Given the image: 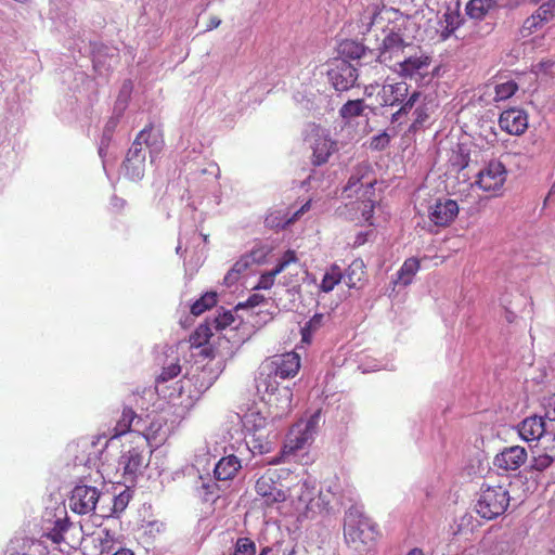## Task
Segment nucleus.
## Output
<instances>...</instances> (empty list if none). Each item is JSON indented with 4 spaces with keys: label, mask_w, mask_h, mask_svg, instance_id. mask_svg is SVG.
Segmentation results:
<instances>
[{
    "label": "nucleus",
    "mask_w": 555,
    "mask_h": 555,
    "mask_svg": "<svg viewBox=\"0 0 555 555\" xmlns=\"http://www.w3.org/2000/svg\"><path fill=\"white\" fill-rule=\"evenodd\" d=\"M201 491V494L203 495V499L205 501L215 500L218 498V485L216 482L209 481V482H202V486L198 488Z\"/></svg>",
    "instance_id": "46"
},
{
    "label": "nucleus",
    "mask_w": 555,
    "mask_h": 555,
    "mask_svg": "<svg viewBox=\"0 0 555 555\" xmlns=\"http://www.w3.org/2000/svg\"><path fill=\"white\" fill-rule=\"evenodd\" d=\"M217 302V294L215 292H208L197 299L191 307V313L194 315H201L206 310L214 307Z\"/></svg>",
    "instance_id": "36"
},
{
    "label": "nucleus",
    "mask_w": 555,
    "mask_h": 555,
    "mask_svg": "<svg viewBox=\"0 0 555 555\" xmlns=\"http://www.w3.org/2000/svg\"><path fill=\"white\" fill-rule=\"evenodd\" d=\"M143 143L147 147L153 149L154 151H158L162 147L163 141L159 134L156 131H154L152 127H146L138 133L126 157H145L146 155L143 149Z\"/></svg>",
    "instance_id": "16"
},
{
    "label": "nucleus",
    "mask_w": 555,
    "mask_h": 555,
    "mask_svg": "<svg viewBox=\"0 0 555 555\" xmlns=\"http://www.w3.org/2000/svg\"><path fill=\"white\" fill-rule=\"evenodd\" d=\"M131 89H132L131 82L130 81H125L122 87H121L118 100H117L118 105L121 106L120 107L121 111L124 109V107L127 104V100H128V98L130 95Z\"/></svg>",
    "instance_id": "49"
},
{
    "label": "nucleus",
    "mask_w": 555,
    "mask_h": 555,
    "mask_svg": "<svg viewBox=\"0 0 555 555\" xmlns=\"http://www.w3.org/2000/svg\"><path fill=\"white\" fill-rule=\"evenodd\" d=\"M343 281V270L339 266L333 264L324 274L320 288L324 293H328Z\"/></svg>",
    "instance_id": "31"
},
{
    "label": "nucleus",
    "mask_w": 555,
    "mask_h": 555,
    "mask_svg": "<svg viewBox=\"0 0 555 555\" xmlns=\"http://www.w3.org/2000/svg\"><path fill=\"white\" fill-rule=\"evenodd\" d=\"M320 418V412L314 413L304 425L302 428L305 431L309 433L310 435L314 436L317 431V427L319 424Z\"/></svg>",
    "instance_id": "51"
},
{
    "label": "nucleus",
    "mask_w": 555,
    "mask_h": 555,
    "mask_svg": "<svg viewBox=\"0 0 555 555\" xmlns=\"http://www.w3.org/2000/svg\"><path fill=\"white\" fill-rule=\"evenodd\" d=\"M300 369V358L295 352L275 354L262 362V371L268 374H275L281 379L294 377Z\"/></svg>",
    "instance_id": "8"
},
{
    "label": "nucleus",
    "mask_w": 555,
    "mask_h": 555,
    "mask_svg": "<svg viewBox=\"0 0 555 555\" xmlns=\"http://www.w3.org/2000/svg\"><path fill=\"white\" fill-rule=\"evenodd\" d=\"M344 535L347 544L358 552L369 550L376 540L375 525L358 506L350 507L345 515Z\"/></svg>",
    "instance_id": "1"
},
{
    "label": "nucleus",
    "mask_w": 555,
    "mask_h": 555,
    "mask_svg": "<svg viewBox=\"0 0 555 555\" xmlns=\"http://www.w3.org/2000/svg\"><path fill=\"white\" fill-rule=\"evenodd\" d=\"M117 124H118L117 117H113L107 121V124L105 125V128H104V132H103L104 139H107V140L109 139V137L113 133V131L115 130Z\"/></svg>",
    "instance_id": "55"
},
{
    "label": "nucleus",
    "mask_w": 555,
    "mask_h": 555,
    "mask_svg": "<svg viewBox=\"0 0 555 555\" xmlns=\"http://www.w3.org/2000/svg\"><path fill=\"white\" fill-rule=\"evenodd\" d=\"M214 328L216 331L224 330L225 327L232 325L235 321L234 314L231 311H223L219 313L214 319H210Z\"/></svg>",
    "instance_id": "42"
},
{
    "label": "nucleus",
    "mask_w": 555,
    "mask_h": 555,
    "mask_svg": "<svg viewBox=\"0 0 555 555\" xmlns=\"http://www.w3.org/2000/svg\"><path fill=\"white\" fill-rule=\"evenodd\" d=\"M312 439L313 436L304 430L302 424L295 425L289 431L282 455L294 454L297 450L304 449Z\"/></svg>",
    "instance_id": "23"
},
{
    "label": "nucleus",
    "mask_w": 555,
    "mask_h": 555,
    "mask_svg": "<svg viewBox=\"0 0 555 555\" xmlns=\"http://www.w3.org/2000/svg\"><path fill=\"white\" fill-rule=\"evenodd\" d=\"M463 23V18L456 11H447L443 14L441 37L449 38Z\"/></svg>",
    "instance_id": "29"
},
{
    "label": "nucleus",
    "mask_w": 555,
    "mask_h": 555,
    "mask_svg": "<svg viewBox=\"0 0 555 555\" xmlns=\"http://www.w3.org/2000/svg\"><path fill=\"white\" fill-rule=\"evenodd\" d=\"M365 108L363 100H350L339 109V114L344 119L353 118L363 114Z\"/></svg>",
    "instance_id": "37"
},
{
    "label": "nucleus",
    "mask_w": 555,
    "mask_h": 555,
    "mask_svg": "<svg viewBox=\"0 0 555 555\" xmlns=\"http://www.w3.org/2000/svg\"><path fill=\"white\" fill-rule=\"evenodd\" d=\"M527 451L524 447L512 446L504 448L495 455L493 464L502 470H516L527 461Z\"/></svg>",
    "instance_id": "15"
},
{
    "label": "nucleus",
    "mask_w": 555,
    "mask_h": 555,
    "mask_svg": "<svg viewBox=\"0 0 555 555\" xmlns=\"http://www.w3.org/2000/svg\"><path fill=\"white\" fill-rule=\"evenodd\" d=\"M243 425L248 431L246 444L253 453L263 454L270 451L271 443L262 431L267 426V417L259 411L250 409L243 416Z\"/></svg>",
    "instance_id": "5"
},
{
    "label": "nucleus",
    "mask_w": 555,
    "mask_h": 555,
    "mask_svg": "<svg viewBox=\"0 0 555 555\" xmlns=\"http://www.w3.org/2000/svg\"><path fill=\"white\" fill-rule=\"evenodd\" d=\"M221 24V20L217 16H211L207 24L206 30H212Z\"/></svg>",
    "instance_id": "57"
},
{
    "label": "nucleus",
    "mask_w": 555,
    "mask_h": 555,
    "mask_svg": "<svg viewBox=\"0 0 555 555\" xmlns=\"http://www.w3.org/2000/svg\"><path fill=\"white\" fill-rule=\"evenodd\" d=\"M509 492L500 485H482L475 509L485 519H493L502 515L509 505Z\"/></svg>",
    "instance_id": "3"
},
{
    "label": "nucleus",
    "mask_w": 555,
    "mask_h": 555,
    "mask_svg": "<svg viewBox=\"0 0 555 555\" xmlns=\"http://www.w3.org/2000/svg\"><path fill=\"white\" fill-rule=\"evenodd\" d=\"M495 4L496 0H469L465 11L470 18L480 21Z\"/></svg>",
    "instance_id": "27"
},
{
    "label": "nucleus",
    "mask_w": 555,
    "mask_h": 555,
    "mask_svg": "<svg viewBox=\"0 0 555 555\" xmlns=\"http://www.w3.org/2000/svg\"><path fill=\"white\" fill-rule=\"evenodd\" d=\"M120 203H122V199H119L117 203H115V206L120 205Z\"/></svg>",
    "instance_id": "64"
},
{
    "label": "nucleus",
    "mask_w": 555,
    "mask_h": 555,
    "mask_svg": "<svg viewBox=\"0 0 555 555\" xmlns=\"http://www.w3.org/2000/svg\"><path fill=\"white\" fill-rule=\"evenodd\" d=\"M68 529V522L65 519L57 518L54 521L53 528H51L47 533L46 537L50 539L53 543H61L64 538L63 533Z\"/></svg>",
    "instance_id": "38"
},
{
    "label": "nucleus",
    "mask_w": 555,
    "mask_h": 555,
    "mask_svg": "<svg viewBox=\"0 0 555 555\" xmlns=\"http://www.w3.org/2000/svg\"><path fill=\"white\" fill-rule=\"evenodd\" d=\"M287 498L292 500L295 508L305 513L321 512L328 504L325 496L315 488L314 482L304 480L289 488Z\"/></svg>",
    "instance_id": "4"
},
{
    "label": "nucleus",
    "mask_w": 555,
    "mask_h": 555,
    "mask_svg": "<svg viewBox=\"0 0 555 555\" xmlns=\"http://www.w3.org/2000/svg\"><path fill=\"white\" fill-rule=\"evenodd\" d=\"M99 498L100 492L95 487L76 486L72 491L69 506L77 514H90L95 509Z\"/></svg>",
    "instance_id": "13"
},
{
    "label": "nucleus",
    "mask_w": 555,
    "mask_h": 555,
    "mask_svg": "<svg viewBox=\"0 0 555 555\" xmlns=\"http://www.w3.org/2000/svg\"><path fill=\"white\" fill-rule=\"evenodd\" d=\"M554 461L555 460L552 459V455L544 454L541 452L540 448H537V450L533 451L531 468L542 472L550 467Z\"/></svg>",
    "instance_id": "41"
},
{
    "label": "nucleus",
    "mask_w": 555,
    "mask_h": 555,
    "mask_svg": "<svg viewBox=\"0 0 555 555\" xmlns=\"http://www.w3.org/2000/svg\"><path fill=\"white\" fill-rule=\"evenodd\" d=\"M369 172V166L362 165L357 168V172L352 175L347 183L346 190H353L358 192L357 185L360 184L361 186L366 185L369 188H372L374 184V180L370 179L366 181H362L366 179V175Z\"/></svg>",
    "instance_id": "34"
},
{
    "label": "nucleus",
    "mask_w": 555,
    "mask_h": 555,
    "mask_svg": "<svg viewBox=\"0 0 555 555\" xmlns=\"http://www.w3.org/2000/svg\"><path fill=\"white\" fill-rule=\"evenodd\" d=\"M430 64L431 59L426 53L421 50L415 53L409 51L395 63V70L401 77L414 79L418 83H427L430 80Z\"/></svg>",
    "instance_id": "6"
},
{
    "label": "nucleus",
    "mask_w": 555,
    "mask_h": 555,
    "mask_svg": "<svg viewBox=\"0 0 555 555\" xmlns=\"http://www.w3.org/2000/svg\"><path fill=\"white\" fill-rule=\"evenodd\" d=\"M257 547L255 542L249 538H238L234 545L233 555H255Z\"/></svg>",
    "instance_id": "39"
},
{
    "label": "nucleus",
    "mask_w": 555,
    "mask_h": 555,
    "mask_svg": "<svg viewBox=\"0 0 555 555\" xmlns=\"http://www.w3.org/2000/svg\"><path fill=\"white\" fill-rule=\"evenodd\" d=\"M415 113L417 114V121L423 120V114L421 108H416Z\"/></svg>",
    "instance_id": "61"
},
{
    "label": "nucleus",
    "mask_w": 555,
    "mask_h": 555,
    "mask_svg": "<svg viewBox=\"0 0 555 555\" xmlns=\"http://www.w3.org/2000/svg\"><path fill=\"white\" fill-rule=\"evenodd\" d=\"M502 305L504 306L505 308V319L508 323H512L515 321L516 319V314L507 307V305L509 304V301H507L506 298H502Z\"/></svg>",
    "instance_id": "56"
},
{
    "label": "nucleus",
    "mask_w": 555,
    "mask_h": 555,
    "mask_svg": "<svg viewBox=\"0 0 555 555\" xmlns=\"http://www.w3.org/2000/svg\"><path fill=\"white\" fill-rule=\"evenodd\" d=\"M547 430V423L543 416L527 417L518 425L519 436L526 441L541 440Z\"/></svg>",
    "instance_id": "20"
},
{
    "label": "nucleus",
    "mask_w": 555,
    "mask_h": 555,
    "mask_svg": "<svg viewBox=\"0 0 555 555\" xmlns=\"http://www.w3.org/2000/svg\"><path fill=\"white\" fill-rule=\"evenodd\" d=\"M327 76L333 88L339 92L352 88L358 79L356 67L344 59L331 65Z\"/></svg>",
    "instance_id": "11"
},
{
    "label": "nucleus",
    "mask_w": 555,
    "mask_h": 555,
    "mask_svg": "<svg viewBox=\"0 0 555 555\" xmlns=\"http://www.w3.org/2000/svg\"><path fill=\"white\" fill-rule=\"evenodd\" d=\"M409 95V86L404 81L396 83H385L378 92L380 104L385 106H393L402 103Z\"/></svg>",
    "instance_id": "21"
},
{
    "label": "nucleus",
    "mask_w": 555,
    "mask_h": 555,
    "mask_svg": "<svg viewBox=\"0 0 555 555\" xmlns=\"http://www.w3.org/2000/svg\"><path fill=\"white\" fill-rule=\"evenodd\" d=\"M249 259L247 257H243L237 260L232 268L228 271L223 279V283L227 286L233 285L249 267Z\"/></svg>",
    "instance_id": "33"
},
{
    "label": "nucleus",
    "mask_w": 555,
    "mask_h": 555,
    "mask_svg": "<svg viewBox=\"0 0 555 555\" xmlns=\"http://www.w3.org/2000/svg\"><path fill=\"white\" fill-rule=\"evenodd\" d=\"M241 468V461L235 455H229L219 460L215 466L217 480L225 481L232 479Z\"/></svg>",
    "instance_id": "25"
},
{
    "label": "nucleus",
    "mask_w": 555,
    "mask_h": 555,
    "mask_svg": "<svg viewBox=\"0 0 555 555\" xmlns=\"http://www.w3.org/2000/svg\"><path fill=\"white\" fill-rule=\"evenodd\" d=\"M264 300H266L264 296H262L260 294H253L248 297V299L246 300V302L244 305L240 304L237 307L254 308V307L261 305Z\"/></svg>",
    "instance_id": "53"
},
{
    "label": "nucleus",
    "mask_w": 555,
    "mask_h": 555,
    "mask_svg": "<svg viewBox=\"0 0 555 555\" xmlns=\"http://www.w3.org/2000/svg\"><path fill=\"white\" fill-rule=\"evenodd\" d=\"M420 96L421 92L413 91L406 100L404 99L399 111L393 114V119H397L400 115L408 114L415 106Z\"/></svg>",
    "instance_id": "45"
},
{
    "label": "nucleus",
    "mask_w": 555,
    "mask_h": 555,
    "mask_svg": "<svg viewBox=\"0 0 555 555\" xmlns=\"http://www.w3.org/2000/svg\"><path fill=\"white\" fill-rule=\"evenodd\" d=\"M389 143V135L384 132V133H380L378 135H375L372 141H371V147L373 150H377V151H380V150H384Z\"/></svg>",
    "instance_id": "48"
},
{
    "label": "nucleus",
    "mask_w": 555,
    "mask_h": 555,
    "mask_svg": "<svg viewBox=\"0 0 555 555\" xmlns=\"http://www.w3.org/2000/svg\"><path fill=\"white\" fill-rule=\"evenodd\" d=\"M420 269V261L416 258L406 259L398 271L396 283L403 286L409 285Z\"/></svg>",
    "instance_id": "28"
},
{
    "label": "nucleus",
    "mask_w": 555,
    "mask_h": 555,
    "mask_svg": "<svg viewBox=\"0 0 555 555\" xmlns=\"http://www.w3.org/2000/svg\"><path fill=\"white\" fill-rule=\"evenodd\" d=\"M539 448L542 453L552 455V459L555 460V438L545 439Z\"/></svg>",
    "instance_id": "52"
},
{
    "label": "nucleus",
    "mask_w": 555,
    "mask_h": 555,
    "mask_svg": "<svg viewBox=\"0 0 555 555\" xmlns=\"http://www.w3.org/2000/svg\"><path fill=\"white\" fill-rule=\"evenodd\" d=\"M533 14L539 15L538 18H541L542 23H547L555 15V0H548L547 2L543 3Z\"/></svg>",
    "instance_id": "43"
},
{
    "label": "nucleus",
    "mask_w": 555,
    "mask_h": 555,
    "mask_svg": "<svg viewBox=\"0 0 555 555\" xmlns=\"http://www.w3.org/2000/svg\"><path fill=\"white\" fill-rule=\"evenodd\" d=\"M143 420L130 408H125L121 417L118 420L114 430V437L121 436L128 431L142 434L145 442L149 441V435L144 434Z\"/></svg>",
    "instance_id": "19"
},
{
    "label": "nucleus",
    "mask_w": 555,
    "mask_h": 555,
    "mask_svg": "<svg viewBox=\"0 0 555 555\" xmlns=\"http://www.w3.org/2000/svg\"><path fill=\"white\" fill-rule=\"evenodd\" d=\"M414 47L406 43L400 34L390 31L388 33L379 47L378 60L380 63H388L401 60L409 51H413Z\"/></svg>",
    "instance_id": "12"
},
{
    "label": "nucleus",
    "mask_w": 555,
    "mask_h": 555,
    "mask_svg": "<svg viewBox=\"0 0 555 555\" xmlns=\"http://www.w3.org/2000/svg\"><path fill=\"white\" fill-rule=\"evenodd\" d=\"M544 409L545 414L543 417L548 422H555V393L547 398Z\"/></svg>",
    "instance_id": "50"
},
{
    "label": "nucleus",
    "mask_w": 555,
    "mask_h": 555,
    "mask_svg": "<svg viewBox=\"0 0 555 555\" xmlns=\"http://www.w3.org/2000/svg\"><path fill=\"white\" fill-rule=\"evenodd\" d=\"M114 555H133V553L130 550L122 548L116 552Z\"/></svg>",
    "instance_id": "60"
},
{
    "label": "nucleus",
    "mask_w": 555,
    "mask_h": 555,
    "mask_svg": "<svg viewBox=\"0 0 555 555\" xmlns=\"http://www.w3.org/2000/svg\"><path fill=\"white\" fill-rule=\"evenodd\" d=\"M124 167L126 170V175L131 180H141L144 176L145 157H141V158L126 157V159L124 162Z\"/></svg>",
    "instance_id": "30"
},
{
    "label": "nucleus",
    "mask_w": 555,
    "mask_h": 555,
    "mask_svg": "<svg viewBox=\"0 0 555 555\" xmlns=\"http://www.w3.org/2000/svg\"><path fill=\"white\" fill-rule=\"evenodd\" d=\"M214 325L210 319H207L205 323L201 324L191 336V341L195 346H202L209 341L212 336Z\"/></svg>",
    "instance_id": "35"
},
{
    "label": "nucleus",
    "mask_w": 555,
    "mask_h": 555,
    "mask_svg": "<svg viewBox=\"0 0 555 555\" xmlns=\"http://www.w3.org/2000/svg\"><path fill=\"white\" fill-rule=\"evenodd\" d=\"M518 87L514 81H506L495 87V98L498 100H505L515 94Z\"/></svg>",
    "instance_id": "44"
},
{
    "label": "nucleus",
    "mask_w": 555,
    "mask_h": 555,
    "mask_svg": "<svg viewBox=\"0 0 555 555\" xmlns=\"http://www.w3.org/2000/svg\"><path fill=\"white\" fill-rule=\"evenodd\" d=\"M364 274V263L362 260L357 259L343 272V281L349 288H356L359 287Z\"/></svg>",
    "instance_id": "26"
},
{
    "label": "nucleus",
    "mask_w": 555,
    "mask_h": 555,
    "mask_svg": "<svg viewBox=\"0 0 555 555\" xmlns=\"http://www.w3.org/2000/svg\"><path fill=\"white\" fill-rule=\"evenodd\" d=\"M298 261L296 254L294 250H287L279 263L271 271L264 272L260 275L255 289H269L274 284V279L278 274L283 272L291 263H296Z\"/></svg>",
    "instance_id": "22"
},
{
    "label": "nucleus",
    "mask_w": 555,
    "mask_h": 555,
    "mask_svg": "<svg viewBox=\"0 0 555 555\" xmlns=\"http://www.w3.org/2000/svg\"><path fill=\"white\" fill-rule=\"evenodd\" d=\"M276 378L275 374L267 376L261 363L255 383L257 392L262 396V399L278 409L275 416H282L291 411L293 392L288 387L280 388Z\"/></svg>",
    "instance_id": "2"
},
{
    "label": "nucleus",
    "mask_w": 555,
    "mask_h": 555,
    "mask_svg": "<svg viewBox=\"0 0 555 555\" xmlns=\"http://www.w3.org/2000/svg\"><path fill=\"white\" fill-rule=\"evenodd\" d=\"M306 140L312 149L314 165L325 164L335 150V143L328 138L325 129L314 124L309 125Z\"/></svg>",
    "instance_id": "7"
},
{
    "label": "nucleus",
    "mask_w": 555,
    "mask_h": 555,
    "mask_svg": "<svg viewBox=\"0 0 555 555\" xmlns=\"http://www.w3.org/2000/svg\"><path fill=\"white\" fill-rule=\"evenodd\" d=\"M309 208L310 202H307L300 209L293 212L292 216L284 210L272 211L264 219L266 225L273 229H284L286 225L297 220L305 211L309 210Z\"/></svg>",
    "instance_id": "24"
},
{
    "label": "nucleus",
    "mask_w": 555,
    "mask_h": 555,
    "mask_svg": "<svg viewBox=\"0 0 555 555\" xmlns=\"http://www.w3.org/2000/svg\"><path fill=\"white\" fill-rule=\"evenodd\" d=\"M322 321H323V314H315L306 325V327L304 328V332L306 331H317L321 324H322ZM304 337L306 336V333L302 334Z\"/></svg>",
    "instance_id": "54"
},
{
    "label": "nucleus",
    "mask_w": 555,
    "mask_h": 555,
    "mask_svg": "<svg viewBox=\"0 0 555 555\" xmlns=\"http://www.w3.org/2000/svg\"><path fill=\"white\" fill-rule=\"evenodd\" d=\"M120 203H122V199H119L117 203H115V206L120 205Z\"/></svg>",
    "instance_id": "63"
},
{
    "label": "nucleus",
    "mask_w": 555,
    "mask_h": 555,
    "mask_svg": "<svg viewBox=\"0 0 555 555\" xmlns=\"http://www.w3.org/2000/svg\"><path fill=\"white\" fill-rule=\"evenodd\" d=\"M539 15L532 14L531 16L527 17L522 26L519 29L520 36L522 38H527L531 36L533 33H535L538 29L542 28L544 23L541 22V18H538Z\"/></svg>",
    "instance_id": "40"
},
{
    "label": "nucleus",
    "mask_w": 555,
    "mask_h": 555,
    "mask_svg": "<svg viewBox=\"0 0 555 555\" xmlns=\"http://www.w3.org/2000/svg\"><path fill=\"white\" fill-rule=\"evenodd\" d=\"M145 447H133L125 451L118 461L119 468L122 469L125 481H133L138 474L147 466Z\"/></svg>",
    "instance_id": "10"
},
{
    "label": "nucleus",
    "mask_w": 555,
    "mask_h": 555,
    "mask_svg": "<svg viewBox=\"0 0 555 555\" xmlns=\"http://www.w3.org/2000/svg\"><path fill=\"white\" fill-rule=\"evenodd\" d=\"M339 53L345 59L359 60L364 55L365 48L354 40H345L339 44Z\"/></svg>",
    "instance_id": "32"
},
{
    "label": "nucleus",
    "mask_w": 555,
    "mask_h": 555,
    "mask_svg": "<svg viewBox=\"0 0 555 555\" xmlns=\"http://www.w3.org/2000/svg\"><path fill=\"white\" fill-rule=\"evenodd\" d=\"M459 214V205L453 199L438 201L429 210V219L440 227L450 224Z\"/></svg>",
    "instance_id": "18"
},
{
    "label": "nucleus",
    "mask_w": 555,
    "mask_h": 555,
    "mask_svg": "<svg viewBox=\"0 0 555 555\" xmlns=\"http://www.w3.org/2000/svg\"><path fill=\"white\" fill-rule=\"evenodd\" d=\"M499 125L507 133L520 135L528 128V117L521 109H506L500 115Z\"/></svg>",
    "instance_id": "17"
},
{
    "label": "nucleus",
    "mask_w": 555,
    "mask_h": 555,
    "mask_svg": "<svg viewBox=\"0 0 555 555\" xmlns=\"http://www.w3.org/2000/svg\"><path fill=\"white\" fill-rule=\"evenodd\" d=\"M408 555H425V554L421 548L415 547V548L411 550L408 553Z\"/></svg>",
    "instance_id": "59"
},
{
    "label": "nucleus",
    "mask_w": 555,
    "mask_h": 555,
    "mask_svg": "<svg viewBox=\"0 0 555 555\" xmlns=\"http://www.w3.org/2000/svg\"><path fill=\"white\" fill-rule=\"evenodd\" d=\"M554 190H555V184H554V185H552V189H551V191H550V195L554 192Z\"/></svg>",
    "instance_id": "62"
},
{
    "label": "nucleus",
    "mask_w": 555,
    "mask_h": 555,
    "mask_svg": "<svg viewBox=\"0 0 555 555\" xmlns=\"http://www.w3.org/2000/svg\"><path fill=\"white\" fill-rule=\"evenodd\" d=\"M554 65V62L553 61H545V62H541L539 63V66L541 67V69H547L550 67H552Z\"/></svg>",
    "instance_id": "58"
},
{
    "label": "nucleus",
    "mask_w": 555,
    "mask_h": 555,
    "mask_svg": "<svg viewBox=\"0 0 555 555\" xmlns=\"http://www.w3.org/2000/svg\"><path fill=\"white\" fill-rule=\"evenodd\" d=\"M181 372V367L179 364H170L167 367H164L162 374L158 376L159 382H167L178 376Z\"/></svg>",
    "instance_id": "47"
},
{
    "label": "nucleus",
    "mask_w": 555,
    "mask_h": 555,
    "mask_svg": "<svg viewBox=\"0 0 555 555\" xmlns=\"http://www.w3.org/2000/svg\"><path fill=\"white\" fill-rule=\"evenodd\" d=\"M276 478L275 470H268L256 481V492L268 506L284 502L287 499L283 486L276 481Z\"/></svg>",
    "instance_id": "9"
},
{
    "label": "nucleus",
    "mask_w": 555,
    "mask_h": 555,
    "mask_svg": "<svg viewBox=\"0 0 555 555\" xmlns=\"http://www.w3.org/2000/svg\"><path fill=\"white\" fill-rule=\"evenodd\" d=\"M506 180V169L501 162L492 160L478 173L477 184L487 192L500 190Z\"/></svg>",
    "instance_id": "14"
}]
</instances>
